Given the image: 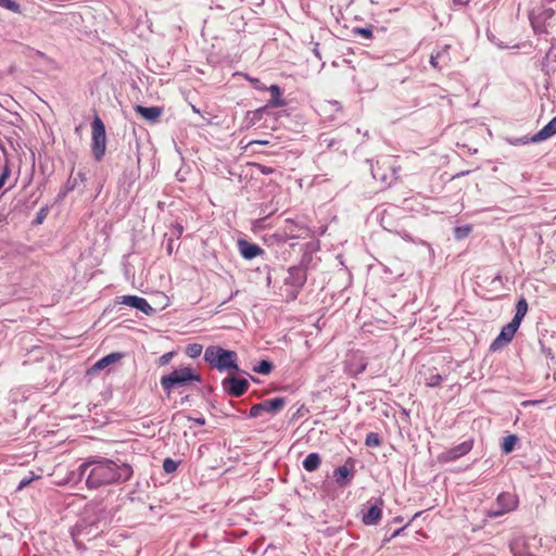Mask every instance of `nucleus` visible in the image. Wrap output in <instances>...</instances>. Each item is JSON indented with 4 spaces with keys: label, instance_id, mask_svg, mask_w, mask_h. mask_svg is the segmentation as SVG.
I'll list each match as a JSON object with an SVG mask.
<instances>
[{
    "label": "nucleus",
    "instance_id": "nucleus-1",
    "mask_svg": "<svg viewBox=\"0 0 556 556\" xmlns=\"http://www.w3.org/2000/svg\"><path fill=\"white\" fill-rule=\"evenodd\" d=\"M134 475L132 467L127 463H115L104 457H91L71 472L70 480L77 482L85 478L88 489H99L114 483H124Z\"/></svg>",
    "mask_w": 556,
    "mask_h": 556
},
{
    "label": "nucleus",
    "instance_id": "nucleus-2",
    "mask_svg": "<svg viewBox=\"0 0 556 556\" xmlns=\"http://www.w3.org/2000/svg\"><path fill=\"white\" fill-rule=\"evenodd\" d=\"M87 517L80 519L71 530V536L78 549H84L85 541H90L99 533V521L105 518V509L102 507H91L87 509Z\"/></svg>",
    "mask_w": 556,
    "mask_h": 556
},
{
    "label": "nucleus",
    "instance_id": "nucleus-3",
    "mask_svg": "<svg viewBox=\"0 0 556 556\" xmlns=\"http://www.w3.org/2000/svg\"><path fill=\"white\" fill-rule=\"evenodd\" d=\"M204 361L219 371L238 370L237 353L220 346H208L204 352Z\"/></svg>",
    "mask_w": 556,
    "mask_h": 556
},
{
    "label": "nucleus",
    "instance_id": "nucleus-4",
    "mask_svg": "<svg viewBox=\"0 0 556 556\" xmlns=\"http://www.w3.org/2000/svg\"><path fill=\"white\" fill-rule=\"evenodd\" d=\"M192 382H202V378L191 367H181L161 378V386L167 395L175 388L186 387Z\"/></svg>",
    "mask_w": 556,
    "mask_h": 556
},
{
    "label": "nucleus",
    "instance_id": "nucleus-5",
    "mask_svg": "<svg viewBox=\"0 0 556 556\" xmlns=\"http://www.w3.org/2000/svg\"><path fill=\"white\" fill-rule=\"evenodd\" d=\"M106 150L105 126L99 116L91 123V151L96 161H101Z\"/></svg>",
    "mask_w": 556,
    "mask_h": 556
},
{
    "label": "nucleus",
    "instance_id": "nucleus-6",
    "mask_svg": "<svg viewBox=\"0 0 556 556\" xmlns=\"http://www.w3.org/2000/svg\"><path fill=\"white\" fill-rule=\"evenodd\" d=\"M223 388L229 395L239 397L248 391L249 382L244 378L230 376L223 380Z\"/></svg>",
    "mask_w": 556,
    "mask_h": 556
},
{
    "label": "nucleus",
    "instance_id": "nucleus-7",
    "mask_svg": "<svg viewBox=\"0 0 556 556\" xmlns=\"http://www.w3.org/2000/svg\"><path fill=\"white\" fill-rule=\"evenodd\" d=\"M495 506L501 507V511H488V517L497 518L506 513L514 510L517 507V500L513 494L503 492L497 496Z\"/></svg>",
    "mask_w": 556,
    "mask_h": 556
},
{
    "label": "nucleus",
    "instance_id": "nucleus-8",
    "mask_svg": "<svg viewBox=\"0 0 556 556\" xmlns=\"http://www.w3.org/2000/svg\"><path fill=\"white\" fill-rule=\"evenodd\" d=\"M118 304H124L130 307H134L147 316H151L155 309L149 304V302L141 296L138 295H123L117 298Z\"/></svg>",
    "mask_w": 556,
    "mask_h": 556
},
{
    "label": "nucleus",
    "instance_id": "nucleus-9",
    "mask_svg": "<svg viewBox=\"0 0 556 556\" xmlns=\"http://www.w3.org/2000/svg\"><path fill=\"white\" fill-rule=\"evenodd\" d=\"M517 330V326H514L511 323H508L506 326L502 328L500 334L493 340V342L490 345V350L494 352L502 349L504 345L508 344L513 340Z\"/></svg>",
    "mask_w": 556,
    "mask_h": 556
},
{
    "label": "nucleus",
    "instance_id": "nucleus-10",
    "mask_svg": "<svg viewBox=\"0 0 556 556\" xmlns=\"http://www.w3.org/2000/svg\"><path fill=\"white\" fill-rule=\"evenodd\" d=\"M307 280V273L305 268L299 266H291L288 269V276L285 279L286 285L295 287L300 290Z\"/></svg>",
    "mask_w": 556,
    "mask_h": 556
},
{
    "label": "nucleus",
    "instance_id": "nucleus-11",
    "mask_svg": "<svg viewBox=\"0 0 556 556\" xmlns=\"http://www.w3.org/2000/svg\"><path fill=\"white\" fill-rule=\"evenodd\" d=\"M473 441L467 440L463 443L450 448L445 453L442 454L441 458L445 462H453L458 459L459 457L466 455L472 450Z\"/></svg>",
    "mask_w": 556,
    "mask_h": 556
},
{
    "label": "nucleus",
    "instance_id": "nucleus-12",
    "mask_svg": "<svg viewBox=\"0 0 556 556\" xmlns=\"http://www.w3.org/2000/svg\"><path fill=\"white\" fill-rule=\"evenodd\" d=\"M308 231V228L299 225L292 219H286V226L283 229V235H280V241L287 242L289 239L300 238L302 232Z\"/></svg>",
    "mask_w": 556,
    "mask_h": 556
},
{
    "label": "nucleus",
    "instance_id": "nucleus-13",
    "mask_svg": "<svg viewBox=\"0 0 556 556\" xmlns=\"http://www.w3.org/2000/svg\"><path fill=\"white\" fill-rule=\"evenodd\" d=\"M238 248L241 256L245 260H253L254 257L264 254V250L260 245L244 239H240L238 241Z\"/></svg>",
    "mask_w": 556,
    "mask_h": 556
},
{
    "label": "nucleus",
    "instance_id": "nucleus-14",
    "mask_svg": "<svg viewBox=\"0 0 556 556\" xmlns=\"http://www.w3.org/2000/svg\"><path fill=\"white\" fill-rule=\"evenodd\" d=\"M134 110L137 114L150 123L157 122V119L163 114V109L161 106H143L137 104L135 105Z\"/></svg>",
    "mask_w": 556,
    "mask_h": 556
},
{
    "label": "nucleus",
    "instance_id": "nucleus-15",
    "mask_svg": "<svg viewBox=\"0 0 556 556\" xmlns=\"http://www.w3.org/2000/svg\"><path fill=\"white\" fill-rule=\"evenodd\" d=\"M448 49L450 46L445 45L442 49L431 54L430 64L433 68L442 70L443 66L448 64V62L451 61Z\"/></svg>",
    "mask_w": 556,
    "mask_h": 556
},
{
    "label": "nucleus",
    "instance_id": "nucleus-16",
    "mask_svg": "<svg viewBox=\"0 0 556 556\" xmlns=\"http://www.w3.org/2000/svg\"><path fill=\"white\" fill-rule=\"evenodd\" d=\"M353 466L354 465L352 463V459L350 458L345 465L334 469L333 478L340 486H344L348 484V478L352 477L353 475Z\"/></svg>",
    "mask_w": 556,
    "mask_h": 556
},
{
    "label": "nucleus",
    "instance_id": "nucleus-17",
    "mask_svg": "<svg viewBox=\"0 0 556 556\" xmlns=\"http://www.w3.org/2000/svg\"><path fill=\"white\" fill-rule=\"evenodd\" d=\"M382 501L380 500V505L370 506L366 513L363 514L362 521L366 526H375L378 525L382 517Z\"/></svg>",
    "mask_w": 556,
    "mask_h": 556
},
{
    "label": "nucleus",
    "instance_id": "nucleus-18",
    "mask_svg": "<svg viewBox=\"0 0 556 556\" xmlns=\"http://www.w3.org/2000/svg\"><path fill=\"white\" fill-rule=\"evenodd\" d=\"M542 10L534 8L529 15L530 23L535 34H544L546 33V28L544 23L551 17L541 16Z\"/></svg>",
    "mask_w": 556,
    "mask_h": 556
},
{
    "label": "nucleus",
    "instance_id": "nucleus-19",
    "mask_svg": "<svg viewBox=\"0 0 556 556\" xmlns=\"http://www.w3.org/2000/svg\"><path fill=\"white\" fill-rule=\"evenodd\" d=\"M286 399L285 397H275V399H268L261 402L262 408L264 413H268L270 415H276L286 405Z\"/></svg>",
    "mask_w": 556,
    "mask_h": 556
},
{
    "label": "nucleus",
    "instance_id": "nucleus-20",
    "mask_svg": "<svg viewBox=\"0 0 556 556\" xmlns=\"http://www.w3.org/2000/svg\"><path fill=\"white\" fill-rule=\"evenodd\" d=\"M556 134V116L553 117L540 131H538L532 138V142L544 141Z\"/></svg>",
    "mask_w": 556,
    "mask_h": 556
},
{
    "label": "nucleus",
    "instance_id": "nucleus-21",
    "mask_svg": "<svg viewBox=\"0 0 556 556\" xmlns=\"http://www.w3.org/2000/svg\"><path fill=\"white\" fill-rule=\"evenodd\" d=\"M528 312V302L525 298H521L517 304H516V312H515V316L513 317L511 319V324L514 326H517L519 328L520 324H521V320L523 319V317L526 316Z\"/></svg>",
    "mask_w": 556,
    "mask_h": 556
},
{
    "label": "nucleus",
    "instance_id": "nucleus-22",
    "mask_svg": "<svg viewBox=\"0 0 556 556\" xmlns=\"http://www.w3.org/2000/svg\"><path fill=\"white\" fill-rule=\"evenodd\" d=\"M302 464L306 471L313 472L319 468L321 464V457L318 453H311L305 457Z\"/></svg>",
    "mask_w": 556,
    "mask_h": 556
},
{
    "label": "nucleus",
    "instance_id": "nucleus-23",
    "mask_svg": "<svg viewBox=\"0 0 556 556\" xmlns=\"http://www.w3.org/2000/svg\"><path fill=\"white\" fill-rule=\"evenodd\" d=\"M266 90H268L273 94V98L266 104L268 108H279L286 104L285 100L281 99L279 86L271 85Z\"/></svg>",
    "mask_w": 556,
    "mask_h": 556
},
{
    "label": "nucleus",
    "instance_id": "nucleus-24",
    "mask_svg": "<svg viewBox=\"0 0 556 556\" xmlns=\"http://www.w3.org/2000/svg\"><path fill=\"white\" fill-rule=\"evenodd\" d=\"M123 357V354L122 353H111L104 357H102L101 359H99L94 365H93V369L94 370H102L104 369L105 367H108L109 365L119 361L121 358Z\"/></svg>",
    "mask_w": 556,
    "mask_h": 556
},
{
    "label": "nucleus",
    "instance_id": "nucleus-25",
    "mask_svg": "<svg viewBox=\"0 0 556 556\" xmlns=\"http://www.w3.org/2000/svg\"><path fill=\"white\" fill-rule=\"evenodd\" d=\"M538 9L542 10L541 16L553 17L556 13V0H541V5Z\"/></svg>",
    "mask_w": 556,
    "mask_h": 556
},
{
    "label": "nucleus",
    "instance_id": "nucleus-26",
    "mask_svg": "<svg viewBox=\"0 0 556 556\" xmlns=\"http://www.w3.org/2000/svg\"><path fill=\"white\" fill-rule=\"evenodd\" d=\"M268 109L267 105H264L257 110L249 111L247 116L249 124L252 126L256 125L263 118V115L268 112Z\"/></svg>",
    "mask_w": 556,
    "mask_h": 556
},
{
    "label": "nucleus",
    "instance_id": "nucleus-27",
    "mask_svg": "<svg viewBox=\"0 0 556 556\" xmlns=\"http://www.w3.org/2000/svg\"><path fill=\"white\" fill-rule=\"evenodd\" d=\"M517 442H518V437L516 434H509V435L503 438V442L501 444L502 452L504 454L511 453Z\"/></svg>",
    "mask_w": 556,
    "mask_h": 556
},
{
    "label": "nucleus",
    "instance_id": "nucleus-28",
    "mask_svg": "<svg viewBox=\"0 0 556 556\" xmlns=\"http://www.w3.org/2000/svg\"><path fill=\"white\" fill-rule=\"evenodd\" d=\"M77 178L73 177V173L70 175L68 179L66 180L63 189L60 191L58 198L64 199L66 194L71 191H73L77 187Z\"/></svg>",
    "mask_w": 556,
    "mask_h": 556
},
{
    "label": "nucleus",
    "instance_id": "nucleus-29",
    "mask_svg": "<svg viewBox=\"0 0 556 556\" xmlns=\"http://www.w3.org/2000/svg\"><path fill=\"white\" fill-rule=\"evenodd\" d=\"M274 369V365L270 361L263 359L256 366L253 367V371L262 375H268Z\"/></svg>",
    "mask_w": 556,
    "mask_h": 556
},
{
    "label": "nucleus",
    "instance_id": "nucleus-30",
    "mask_svg": "<svg viewBox=\"0 0 556 556\" xmlns=\"http://www.w3.org/2000/svg\"><path fill=\"white\" fill-rule=\"evenodd\" d=\"M365 444L368 447H378L381 445V438L377 432H369L366 435Z\"/></svg>",
    "mask_w": 556,
    "mask_h": 556
},
{
    "label": "nucleus",
    "instance_id": "nucleus-31",
    "mask_svg": "<svg viewBox=\"0 0 556 556\" xmlns=\"http://www.w3.org/2000/svg\"><path fill=\"white\" fill-rule=\"evenodd\" d=\"M0 7L14 13H21V5L15 0H0Z\"/></svg>",
    "mask_w": 556,
    "mask_h": 556
},
{
    "label": "nucleus",
    "instance_id": "nucleus-32",
    "mask_svg": "<svg viewBox=\"0 0 556 556\" xmlns=\"http://www.w3.org/2000/svg\"><path fill=\"white\" fill-rule=\"evenodd\" d=\"M202 350L203 348L201 344L192 343L186 348V354L191 358H195L201 355Z\"/></svg>",
    "mask_w": 556,
    "mask_h": 556
},
{
    "label": "nucleus",
    "instance_id": "nucleus-33",
    "mask_svg": "<svg viewBox=\"0 0 556 556\" xmlns=\"http://www.w3.org/2000/svg\"><path fill=\"white\" fill-rule=\"evenodd\" d=\"M443 381V377L439 374L430 372L426 378V386L430 388L438 387Z\"/></svg>",
    "mask_w": 556,
    "mask_h": 556
},
{
    "label": "nucleus",
    "instance_id": "nucleus-34",
    "mask_svg": "<svg viewBox=\"0 0 556 556\" xmlns=\"http://www.w3.org/2000/svg\"><path fill=\"white\" fill-rule=\"evenodd\" d=\"M177 463L172 458H165L163 462V469L166 473H172L177 470Z\"/></svg>",
    "mask_w": 556,
    "mask_h": 556
},
{
    "label": "nucleus",
    "instance_id": "nucleus-35",
    "mask_svg": "<svg viewBox=\"0 0 556 556\" xmlns=\"http://www.w3.org/2000/svg\"><path fill=\"white\" fill-rule=\"evenodd\" d=\"M366 368L367 362L363 357H359L357 364L355 365V369H351V372H353L354 375H359L364 372Z\"/></svg>",
    "mask_w": 556,
    "mask_h": 556
},
{
    "label": "nucleus",
    "instance_id": "nucleus-36",
    "mask_svg": "<svg viewBox=\"0 0 556 556\" xmlns=\"http://www.w3.org/2000/svg\"><path fill=\"white\" fill-rule=\"evenodd\" d=\"M471 231V227L470 226H464V227H456L455 228V237L457 239H463L465 237H467Z\"/></svg>",
    "mask_w": 556,
    "mask_h": 556
},
{
    "label": "nucleus",
    "instance_id": "nucleus-37",
    "mask_svg": "<svg viewBox=\"0 0 556 556\" xmlns=\"http://www.w3.org/2000/svg\"><path fill=\"white\" fill-rule=\"evenodd\" d=\"M264 410L262 408V405H261V402L257 403V404H254L251 408H250V413H249V416L251 418H257V417H261L263 415Z\"/></svg>",
    "mask_w": 556,
    "mask_h": 556
},
{
    "label": "nucleus",
    "instance_id": "nucleus-38",
    "mask_svg": "<svg viewBox=\"0 0 556 556\" xmlns=\"http://www.w3.org/2000/svg\"><path fill=\"white\" fill-rule=\"evenodd\" d=\"M312 260H313L312 254L309 252H304V254L301 258V262L298 266L305 268V270L307 271V267L309 266Z\"/></svg>",
    "mask_w": 556,
    "mask_h": 556
},
{
    "label": "nucleus",
    "instance_id": "nucleus-39",
    "mask_svg": "<svg viewBox=\"0 0 556 556\" xmlns=\"http://www.w3.org/2000/svg\"><path fill=\"white\" fill-rule=\"evenodd\" d=\"M354 33L357 35H361L365 38H371L372 37V30L369 27H358L354 29Z\"/></svg>",
    "mask_w": 556,
    "mask_h": 556
},
{
    "label": "nucleus",
    "instance_id": "nucleus-40",
    "mask_svg": "<svg viewBox=\"0 0 556 556\" xmlns=\"http://www.w3.org/2000/svg\"><path fill=\"white\" fill-rule=\"evenodd\" d=\"M245 78L252 84V86L255 88V89H258V90H266L267 88L262 84V81L258 79V78H253V77H250V76H245Z\"/></svg>",
    "mask_w": 556,
    "mask_h": 556
},
{
    "label": "nucleus",
    "instance_id": "nucleus-41",
    "mask_svg": "<svg viewBox=\"0 0 556 556\" xmlns=\"http://www.w3.org/2000/svg\"><path fill=\"white\" fill-rule=\"evenodd\" d=\"M174 354H175L174 352H168V353L163 354V355L159 358L157 364H159L160 366H164V365L168 364V363L170 362V359L173 358Z\"/></svg>",
    "mask_w": 556,
    "mask_h": 556
},
{
    "label": "nucleus",
    "instance_id": "nucleus-42",
    "mask_svg": "<svg viewBox=\"0 0 556 556\" xmlns=\"http://www.w3.org/2000/svg\"><path fill=\"white\" fill-rule=\"evenodd\" d=\"M47 208H41L38 213H37V216L35 218V224L39 225L43 222V219L46 218L47 216Z\"/></svg>",
    "mask_w": 556,
    "mask_h": 556
},
{
    "label": "nucleus",
    "instance_id": "nucleus-43",
    "mask_svg": "<svg viewBox=\"0 0 556 556\" xmlns=\"http://www.w3.org/2000/svg\"><path fill=\"white\" fill-rule=\"evenodd\" d=\"M543 353L545 354L546 358H548L551 361H555V355H554L552 349L543 348Z\"/></svg>",
    "mask_w": 556,
    "mask_h": 556
},
{
    "label": "nucleus",
    "instance_id": "nucleus-44",
    "mask_svg": "<svg viewBox=\"0 0 556 556\" xmlns=\"http://www.w3.org/2000/svg\"><path fill=\"white\" fill-rule=\"evenodd\" d=\"M188 419L193 421L198 426H204L205 425V418L204 417H197V418L188 417Z\"/></svg>",
    "mask_w": 556,
    "mask_h": 556
},
{
    "label": "nucleus",
    "instance_id": "nucleus-45",
    "mask_svg": "<svg viewBox=\"0 0 556 556\" xmlns=\"http://www.w3.org/2000/svg\"><path fill=\"white\" fill-rule=\"evenodd\" d=\"M408 526V523L397 530H395L388 539H386V541H391L392 539H394L395 536L400 535V533L402 531H404V529Z\"/></svg>",
    "mask_w": 556,
    "mask_h": 556
},
{
    "label": "nucleus",
    "instance_id": "nucleus-46",
    "mask_svg": "<svg viewBox=\"0 0 556 556\" xmlns=\"http://www.w3.org/2000/svg\"><path fill=\"white\" fill-rule=\"evenodd\" d=\"M318 247V243H315V242H309L305 245L306 250L305 252H312L313 250L317 249Z\"/></svg>",
    "mask_w": 556,
    "mask_h": 556
},
{
    "label": "nucleus",
    "instance_id": "nucleus-47",
    "mask_svg": "<svg viewBox=\"0 0 556 556\" xmlns=\"http://www.w3.org/2000/svg\"><path fill=\"white\" fill-rule=\"evenodd\" d=\"M471 0H453L454 5H468Z\"/></svg>",
    "mask_w": 556,
    "mask_h": 556
},
{
    "label": "nucleus",
    "instance_id": "nucleus-48",
    "mask_svg": "<svg viewBox=\"0 0 556 556\" xmlns=\"http://www.w3.org/2000/svg\"><path fill=\"white\" fill-rule=\"evenodd\" d=\"M30 480L29 479H23L20 484H18V489H23L25 488L27 484H29Z\"/></svg>",
    "mask_w": 556,
    "mask_h": 556
},
{
    "label": "nucleus",
    "instance_id": "nucleus-49",
    "mask_svg": "<svg viewBox=\"0 0 556 556\" xmlns=\"http://www.w3.org/2000/svg\"><path fill=\"white\" fill-rule=\"evenodd\" d=\"M260 167H261V172H262L263 174H269V173H273V168H269V167H266V166H263V165H261Z\"/></svg>",
    "mask_w": 556,
    "mask_h": 556
},
{
    "label": "nucleus",
    "instance_id": "nucleus-50",
    "mask_svg": "<svg viewBox=\"0 0 556 556\" xmlns=\"http://www.w3.org/2000/svg\"><path fill=\"white\" fill-rule=\"evenodd\" d=\"M76 178H77V180L79 179L80 181H85L86 175L83 172H78Z\"/></svg>",
    "mask_w": 556,
    "mask_h": 556
},
{
    "label": "nucleus",
    "instance_id": "nucleus-51",
    "mask_svg": "<svg viewBox=\"0 0 556 556\" xmlns=\"http://www.w3.org/2000/svg\"><path fill=\"white\" fill-rule=\"evenodd\" d=\"M554 47H555V43H552L551 49H549V50H548V52L546 53V56H545L546 59H548V58L551 56V54H552V49H553Z\"/></svg>",
    "mask_w": 556,
    "mask_h": 556
},
{
    "label": "nucleus",
    "instance_id": "nucleus-52",
    "mask_svg": "<svg viewBox=\"0 0 556 556\" xmlns=\"http://www.w3.org/2000/svg\"><path fill=\"white\" fill-rule=\"evenodd\" d=\"M191 109L194 113L200 114V110L197 106L191 105Z\"/></svg>",
    "mask_w": 556,
    "mask_h": 556
},
{
    "label": "nucleus",
    "instance_id": "nucleus-53",
    "mask_svg": "<svg viewBox=\"0 0 556 556\" xmlns=\"http://www.w3.org/2000/svg\"><path fill=\"white\" fill-rule=\"evenodd\" d=\"M35 53H36L37 55L41 56V58H43V56H45V53H43V52H41V51L36 50V51H35Z\"/></svg>",
    "mask_w": 556,
    "mask_h": 556
},
{
    "label": "nucleus",
    "instance_id": "nucleus-54",
    "mask_svg": "<svg viewBox=\"0 0 556 556\" xmlns=\"http://www.w3.org/2000/svg\"><path fill=\"white\" fill-rule=\"evenodd\" d=\"M489 511H501V507H496V508H494V509L492 508V509H490Z\"/></svg>",
    "mask_w": 556,
    "mask_h": 556
},
{
    "label": "nucleus",
    "instance_id": "nucleus-55",
    "mask_svg": "<svg viewBox=\"0 0 556 556\" xmlns=\"http://www.w3.org/2000/svg\"><path fill=\"white\" fill-rule=\"evenodd\" d=\"M254 143L266 144L267 141H254Z\"/></svg>",
    "mask_w": 556,
    "mask_h": 556
},
{
    "label": "nucleus",
    "instance_id": "nucleus-56",
    "mask_svg": "<svg viewBox=\"0 0 556 556\" xmlns=\"http://www.w3.org/2000/svg\"><path fill=\"white\" fill-rule=\"evenodd\" d=\"M371 173H372V177H374L375 179H378L377 174H376V172H375L374 169L371 170Z\"/></svg>",
    "mask_w": 556,
    "mask_h": 556
},
{
    "label": "nucleus",
    "instance_id": "nucleus-57",
    "mask_svg": "<svg viewBox=\"0 0 556 556\" xmlns=\"http://www.w3.org/2000/svg\"><path fill=\"white\" fill-rule=\"evenodd\" d=\"M420 514H421L420 511H419V513H416V514L414 515L413 519H415V518H417L418 516H420Z\"/></svg>",
    "mask_w": 556,
    "mask_h": 556
},
{
    "label": "nucleus",
    "instance_id": "nucleus-58",
    "mask_svg": "<svg viewBox=\"0 0 556 556\" xmlns=\"http://www.w3.org/2000/svg\"><path fill=\"white\" fill-rule=\"evenodd\" d=\"M177 231H179V233L182 232V227L180 226L179 228H177Z\"/></svg>",
    "mask_w": 556,
    "mask_h": 556
},
{
    "label": "nucleus",
    "instance_id": "nucleus-59",
    "mask_svg": "<svg viewBox=\"0 0 556 556\" xmlns=\"http://www.w3.org/2000/svg\"><path fill=\"white\" fill-rule=\"evenodd\" d=\"M395 521H396V522H401V521H402V518L397 517V518H395Z\"/></svg>",
    "mask_w": 556,
    "mask_h": 556
},
{
    "label": "nucleus",
    "instance_id": "nucleus-60",
    "mask_svg": "<svg viewBox=\"0 0 556 556\" xmlns=\"http://www.w3.org/2000/svg\"><path fill=\"white\" fill-rule=\"evenodd\" d=\"M332 104L336 105V106H339V102L338 101H334Z\"/></svg>",
    "mask_w": 556,
    "mask_h": 556
}]
</instances>
